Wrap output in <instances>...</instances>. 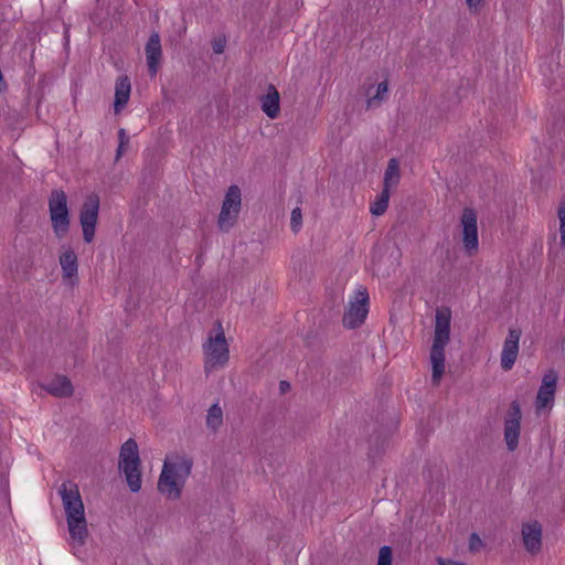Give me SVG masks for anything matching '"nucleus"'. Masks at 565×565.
I'll return each mask as SVG.
<instances>
[{"label": "nucleus", "instance_id": "33", "mask_svg": "<svg viewBox=\"0 0 565 565\" xmlns=\"http://www.w3.org/2000/svg\"><path fill=\"white\" fill-rule=\"evenodd\" d=\"M122 152H124V148H120V145H119L118 149H117V156H116L117 159H119L121 157Z\"/></svg>", "mask_w": 565, "mask_h": 565}, {"label": "nucleus", "instance_id": "12", "mask_svg": "<svg viewBox=\"0 0 565 565\" xmlns=\"http://www.w3.org/2000/svg\"><path fill=\"white\" fill-rule=\"evenodd\" d=\"M521 337L522 331L520 328H511L503 341L500 353V366L505 372L512 370L518 360Z\"/></svg>", "mask_w": 565, "mask_h": 565}, {"label": "nucleus", "instance_id": "7", "mask_svg": "<svg viewBox=\"0 0 565 565\" xmlns=\"http://www.w3.org/2000/svg\"><path fill=\"white\" fill-rule=\"evenodd\" d=\"M49 211L52 228L56 237H64L70 230L67 196L62 190H54L49 198Z\"/></svg>", "mask_w": 565, "mask_h": 565}, {"label": "nucleus", "instance_id": "8", "mask_svg": "<svg viewBox=\"0 0 565 565\" xmlns=\"http://www.w3.org/2000/svg\"><path fill=\"white\" fill-rule=\"evenodd\" d=\"M242 207V193L237 185H231L224 196L217 225L221 231H230L236 223Z\"/></svg>", "mask_w": 565, "mask_h": 565}, {"label": "nucleus", "instance_id": "22", "mask_svg": "<svg viewBox=\"0 0 565 565\" xmlns=\"http://www.w3.org/2000/svg\"><path fill=\"white\" fill-rule=\"evenodd\" d=\"M387 92H388L387 82L385 81V82L379 83L375 88L374 94H372L371 89L367 92V96H369L367 106L374 107V106L379 105L382 100L385 99Z\"/></svg>", "mask_w": 565, "mask_h": 565}, {"label": "nucleus", "instance_id": "5", "mask_svg": "<svg viewBox=\"0 0 565 565\" xmlns=\"http://www.w3.org/2000/svg\"><path fill=\"white\" fill-rule=\"evenodd\" d=\"M118 466L129 489L138 492L141 489V470L138 445L134 439L130 438L121 445Z\"/></svg>", "mask_w": 565, "mask_h": 565}, {"label": "nucleus", "instance_id": "3", "mask_svg": "<svg viewBox=\"0 0 565 565\" xmlns=\"http://www.w3.org/2000/svg\"><path fill=\"white\" fill-rule=\"evenodd\" d=\"M451 312L448 308L436 312L434 341L430 349L431 383L440 384L445 373V348L450 340Z\"/></svg>", "mask_w": 565, "mask_h": 565}, {"label": "nucleus", "instance_id": "32", "mask_svg": "<svg viewBox=\"0 0 565 565\" xmlns=\"http://www.w3.org/2000/svg\"><path fill=\"white\" fill-rule=\"evenodd\" d=\"M289 388V383L288 382H285V381H281L280 382V390L282 392L287 391Z\"/></svg>", "mask_w": 565, "mask_h": 565}, {"label": "nucleus", "instance_id": "28", "mask_svg": "<svg viewBox=\"0 0 565 565\" xmlns=\"http://www.w3.org/2000/svg\"><path fill=\"white\" fill-rule=\"evenodd\" d=\"M471 14H478L484 7L486 0H465Z\"/></svg>", "mask_w": 565, "mask_h": 565}, {"label": "nucleus", "instance_id": "21", "mask_svg": "<svg viewBox=\"0 0 565 565\" xmlns=\"http://www.w3.org/2000/svg\"><path fill=\"white\" fill-rule=\"evenodd\" d=\"M223 425V411L217 403L213 404L206 415V426L210 430L216 431Z\"/></svg>", "mask_w": 565, "mask_h": 565}, {"label": "nucleus", "instance_id": "9", "mask_svg": "<svg viewBox=\"0 0 565 565\" xmlns=\"http://www.w3.org/2000/svg\"><path fill=\"white\" fill-rule=\"evenodd\" d=\"M98 212L99 198L95 194L87 196L79 212V223L86 243H92L94 239Z\"/></svg>", "mask_w": 565, "mask_h": 565}, {"label": "nucleus", "instance_id": "13", "mask_svg": "<svg viewBox=\"0 0 565 565\" xmlns=\"http://www.w3.org/2000/svg\"><path fill=\"white\" fill-rule=\"evenodd\" d=\"M557 379V373L554 370H550L543 376L535 399L536 413L540 414L545 408H552V406L554 405Z\"/></svg>", "mask_w": 565, "mask_h": 565}, {"label": "nucleus", "instance_id": "14", "mask_svg": "<svg viewBox=\"0 0 565 565\" xmlns=\"http://www.w3.org/2000/svg\"><path fill=\"white\" fill-rule=\"evenodd\" d=\"M522 543L531 555H537L542 550L543 529L539 521H529L521 526Z\"/></svg>", "mask_w": 565, "mask_h": 565}, {"label": "nucleus", "instance_id": "15", "mask_svg": "<svg viewBox=\"0 0 565 565\" xmlns=\"http://www.w3.org/2000/svg\"><path fill=\"white\" fill-rule=\"evenodd\" d=\"M60 265L63 279L73 285L77 279L78 273V260L76 253L70 247L64 248L60 255Z\"/></svg>", "mask_w": 565, "mask_h": 565}, {"label": "nucleus", "instance_id": "6", "mask_svg": "<svg viewBox=\"0 0 565 565\" xmlns=\"http://www.w3.org/2000/svg\"><path fill=\"white\" fill-rule=\"evenodd\" d=\"M370 309V297L367 289L359 285L349 297L343 315V326L348 329L360 327L366 319Z\"/></svg>", "mask_w": 565, "mask_h": 565}, {"label": "nucleus", "instance_id": "11", "mask_svg": "<svg viewBox=\"0 0 565 565\" xmlns=\"http://www.w3.org/2000/svg\"><path fill=\"white\" fill-rule=\"evenodd\" d=\"M522 412L519 402L514 401L504 417V441L510 451H514L519 446L521 433Z\"/></svg>", "mask_w": 565, "mask_h": 565}, {"label": "nucleus", "instance_id": "29", "mask_svg": "<svg viewBox=\"0 0 565 565\" xmlns=\"http://www.w3.org/2000/svg\"><path fill=\"white\" fill-rule=\"evenodd\" d=\"M118 137H119L120 148H125L129 142V137L127 136L126 130L122 128L119 129Z\"/></svg>", "mask_w": 565, "mask_h": 565}, {"label": "nucleus", "instance_id": "4", "mask_svg": "<svg viewBox=\"0 0 565 565\" xmlns=\"http://www.w3.org/2000/svg\"><path fill=\"white\" fill-rule=\"evenodd\" d=\"M202 348L205 372L210 373L225 367L230 360V349L221 323H217L215 329L209 333Z\"/></svg>", "mask_w": 565, "mask_h": 565}, {"label": "nucleus", "instance_id": "30", "mask_svg": "<svg viewBox=\"0 0 565 565\" xmlns=\"http://www.w3.org/2000/svg\"><path fill=\"white\" fill-rule=\"evenodd\" d=\"M438 565H466L463 562L455 561L451 558H438Z\"/></svg>", "mask_w": 565, "mask_h": 565}, {"label": "nucleus", "instance_id": "20", "mask_svg": "<svg viewBox=\"0 0 565 565\" xmlns=\"http://www.w3.org/2000/svg\"><path fill=\"white\" fill-rule=\"evenodd\" d=\"M401 180L399 163L397 159L393 158L388 161L387 168L384 173V191L391 192Z\"/></svg>", "mask_w": 565, "mask_h": 565}, {"label": "nucleus", "instance_id": "19", "mask_svg": "<svg viewBox=\"0 0 565 565\" xmlns=\"http://www.w3.org/2000/svg\"><path fill=\"white\" fill-rule=\"evenodd\" d=\"M131 92L130 81L127 76H120L116 81L114 110L119 114L128 104Z\"/></svg>", "mask_w": 565, "mask_h": 565}, {"label": "nucleus", "instance_id": "24", "mask_svg": "<svg viewBox=\"0 0 565 565\" xmlns=\"http://www.w3.org/2000/svg\"><path fill=\"white\" fill-rule=\"evenodd\" d=\"M557 216L559 220L561 245L565 248V199L558 205Z\"/></svg>", "mask_w": 565, "mask_h": 565}, {"label": "nucleus", "instance_id": "18", "mask_svg": "<svg viewBox=\"0 0 565 565\" xmlns=\"http://www.w3.org/2000/svg\"><path fill=\"white\" fill-rule=\"evenodd\" d=\"M43 388L57 397H67L73 394V385L64 375H56L43 384Z\"/></svg>", "mask_w": 565, "mask_h": 565}, {"label": "nucleus", "instance_id": "25", "mask_svg": "<svg viewBox=\"0 0 565 565\" xmlns=\"http://www.w3.org/2000/svg\"><path fill=\"white\" fill-rule=\"evenodd\" d=\"M392 548L387 545L382 546L379 552L377 565H392Z\"/></svg>", "mask_w": 565, "mask_h": 565}, {"label": "nucleus", "instance_id": "1", "mask_svg": "<svg viewBox=\"0 0 565 565\" xmlns=\"http://www.w3.org/2000/svg\"><path fill=\"white\" fill-rule=\"evenodd\" d=\"M58 494L65 513L70 543L72 546H83L88 536V523L78 486L73 481H65L58 488Z\"/></svg>", "mask_w": 565, "mask_h": 565}, {"label": "nucleus", "instance_id": "10", "mask_svg": "<svg viewBox=\"0 0 565 565\" xmlns=\"http://www.w3.org/2000/svg\"><path fill=\"white\" fill-rule=\"evenodd\" d=\"M462 244L468 254H473L479 247L478 220L473 209H463L460 216Z\"/></svg>", "mask_w": 565, "mask_h": 565}, {"label": "nucleus", "instance_id": "16", "mask_svg": "<svg viewBox=\"0 0 565 565\" xmlns=\"http://www.w3.org/2000/svg\"><path fill=\"white\" fill-rule=\"evenodd\" d=\"M145 50L149 73L151 74V76H154L158 72L162 56L160 36L157 32H153L150 35Z\"/></svg>", "mask_w": 565, "mask_h": 565}, {"label": "nucleus", "instance_id": "17", "mask_svg": "<svg viewBox=\"0 0 565 565\" xmlns=\"http://www.w3.org/2000/svg\"><path fill=\"white\" fill-rule=\"evenodd\" d=\"M260 108L270 119H276L279 116L280 95L274 85H269L266 94L260 97Z\"/></svg>", "mask_w": 565, "mask_h": 565}, {"label": "nucleus", "instance_id": "23", "mask_svg": "<svg viewBox=\"0 0 565 565\" xmlns=\"http://www.w3.org/2000/svg\"><path fill=\"white\" fill-rule=\"evenodd\" d=\"M390 195L388 191L382 190L381 194L371 204L370 212L375 216L384 214L388 206Z\"/></svg>", "mask_w": 565, "mask_h": 565}, {"label": "nucleus", "instance_id": "26", "mask_svg": "<svg viewBox=\"0 0 565 565\" xmlns=\"http://www.w3.org/2000/svg\"><path fill=\"white\" fill-rule=\"evenodd\" d=\"M301 225H302V214H301V210L300 207H295L292 211H291V216H290V226H291V230L297 233L299 232V230L301 228Z\"/></svg>", "mask_w": 565, "mask_h": 565}, {"label": "nucleus", "instance_id": "2", "mask_svg": "<svg viewBox=\"0 0 565 565\" xmlns=\"http://www.w3.org/2000/svg\"><path fill=\"white\" fill-rule=\"evenodd\" d=\"M192 470V461L185 456L171 455L163 462L158 480V491L168 500L180 499Z\"/></svg>", "mask_w": 565, "mask_h": 565}, {"label": "nucleus", "instance_id": "27", "mask_svg": "<svg viewBox=\"0 0 565 565\" xmlns=\"http://www.w3.org/2000/svg\"><path fill=\"white\" fill-rule=\"evenodd\" d=\"M483 541L477 533H472L469 537V551L472 553H478L483 548Z\"/></svg>", "mask_w": 565, "mask_h": 565}, {"label": "nucleus", "instance_id": "31", "mask_svg": "<svg viewBox=\"0 0 565 565\" xmlns=\"http://www.w3.org/2000/svg\"><path fill=\"white\" fill-rule=\"evenodd\" d=\"M213 50L215 53H222L224 50V43L222 41L215 42L213 45Z\"/></svg>", "mask_w": 565, "mask_h": 565}]
</instances>
